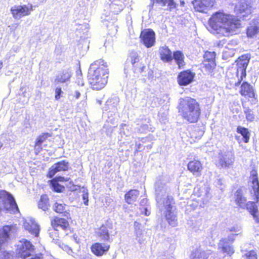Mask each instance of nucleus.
<instances>
[{
	"instance_id": "dca6fc26",
	"label": "nucleus",
	"mask_w": 259,
	"mask_h": 259,
	"mask_svg": "<svg viewBox=\"0 0 259 259\" xmlns=\"http://www.w3.org/2000/svg\"><path fill=\"white\" fill-rule=\"evenodd\" d=\"M110 248L109 244L99 242L93 243L90 247L92 253L96 256H101L106 254Z\"/></svg>"
},
{
	"instance_id": "a18cd8bd",
	"label": "nucleus",
	"mask_w": 259,
	"mask_h": 259,
	"mask_svg": "<svg viewBox=\"0 0 259 259\" xmlns=\"http://www.w3.org/2000/svg\"><path fill=\"white\" fill-rule=\"evenodd\" d=\"M165 208H166L165 212H168V211H169V212H172V205L170 204H168L166 206Z\"/></svg>"
},
{
	"instance_id": "5701e85b",
	"label": "nucleus",
	"mask_w": 259,
	"mask_h": 259,
	"mask_svg": "<svg viewBox=\"0 0 259 259\" xmlns=\"http://www.w3.org/2000/svg\"><path fill=\"white\" fill-rule=\"evenodd\" d=\"M53 210L57 213L61 214L67 219H71L70 211L64 203L55 202L53 205Z\"/></svg>"
},
{
	"instance_id": "864d4df0",
	"label": "nucleus",
	"mask_w": 259,
	"mask_h": 259,
	"mask_svg": "<svg viewBox=\"0 0 259 259\" xmlns=\"http://www.w3.org/2000/svg\"><path fill=\"white\" fill-rule=\"evenodd\" d=\"M181 4H182V5H183L184 4V2H181Z\"/></svg>"
},
{
	"instance_id": "72a5a7b5",
	"label": "nucleus",
	"mask_w": 259,
	"mask_h": 259,
	"mask_svg": "<svg viewBox=\"0 0 259 259\" xmlns=\"http://www.w3.org/2000/svg\"><path fill=\"white\" fill-rule=\"evenodd\" d=\"M131 58V62L133 65V68H135V66L136 65H138L139 63H140L141 62H140V59L139 58V56L136 53H131L130 55Z\"/></svg>"
},
{
	"instance_id": "473e14b6",
	"label": "nucleus",
	"mask_w": 259,
	"mask_h": 259,
	"mask_svg": "<svg viewBox=\"0 0 259 259\" xmlns=\"http://www.w3.org/2000/svg\"><path fill=\"white\" fill-rule=\"evenodd\" d=\"M165 218L170 225L172 226H175L177 225V217L172 212H169V211L165 212Z\"/></svg>"
},
{
	"instance_id": "c9c22d12",
	"label": "nucleus",
	"mask_w": 259,
	"mask_h": 259,
	"mask_svg": "<svg viewBox=\"0 0 259 259\" xmlns=\"http://www.w3.org/2000/svg\"><path fill=\"white\" fill-rule=\"evenodd\" d=\"M244 114H245V117L247 121H252L254 119V115L252 110L249 108H246L244 111Z\"/></svg>"
},
{
	"instance_id": "a19ab883",
	"label": "nucleus",
	"mask_w": 259,
	"mask_h": 259,
	"mask_svg": "<svg viewBox=\"0 0 259 259\" xmlns=\"http://www.w3.org/2000/svg\"><path fill=\"white\" fill-rule=\"evenodd\" d=\"M29 259H45L44 254L42 253L35 254L33 256L30 257Z\"/></svg>"
},
{
	"instance_id": "393cba45",
	"label": "nucleus",
	"mask_w": 259,
	"mask_h": 259,
	"mask_svg": "<svg viewBox=\"0 0 259 259\" xmlns=\"http://www.w3.org/2000/svg\"><path fill=\"white\" fill-rule=\"evenodd\" d=\"M234 11L236 14L242 17L247 16L250 12L249 6L245 3H238L234 8Z\"/></svg>"
},
{
	"instance_id": "de8ad7c7",
	"label": "nucleus",
	"mask_w": 259,
	"mask_h": 259,
	"mask_svg": "<svg viewBox=\"0 0 259 259\" xmlns=\"http://www.w3.org/2000/svg\"><path fill=\"white\" fill-rule=\"evenodd\" d=\"M134 225L135 226V229H136V230H137L138 229L137 228L139 227V226L140 225V224L139 223L135 222L134 223Z\"/></svg>"
},
{
	"instance_id": "c85d7f7f",
	"label": "nucleus",
	"mask_w": 259,
	"mask_h": 259,
	"mask_svg": "<svg viewBox=\"0 0 259 259\" xmlns=\"http://www.w3.org/2000/svg\"><path fill=\"white\" fill-rule=\"evenodd\" d=\"M152 5L159 4L161 7H165L167 5L168 9L171 11L176 8V4L174 0H150Z\"/></svg>"
},
{
	"instance_id": "6ab92c4d",
	"label": "nucleus",
	"mask_w": 259,
	"mask_h": 259,
	"mask_svg": "<svg viewBox=\"0 0 259 259\" xmlns=\"http://www.w3.org/2000/svg\"><path fill=\"white\" fill-rule=\"evenodd\" d=\"M240 94L243 97L252 98L255 102H257V97L253 87L248 82L243 81L240 86Z\"/></svg>"
},
{
	"instance_id": "7ed1b4c3",
	"label": "nucleus",
	"mask_w": 259,
	"mask_h": 259,
	"mask_svg": "<svg viewBox=\"0 0 259 259\" xmlns=\"http://www.w3.org/2000/svg\"><path fill=\"white\" fill-rule=\"evenodd\" d=\"M177 109L182 118L189 123H196L200 119L202 113L200 104L195 98L190 96L180 98Z\"/></svg>"
},
{
	"instance_id": "c756f323",
	"label": "nucleus",
	"mask_w": 259,
	"mask_h": 259,
	"mask_svg": "<svg viewBox=\"0 0 259 259\" xmlns=\"http://www.w3.org/2000/svg\"><path fill=\"white\" fill-rule=\"evenodd\" d=\"M236 132L238 134H240L242 136V139L244 143H247L249 142L250 134L247 128L241 126H238L236 128Z\"/></svg>"
},
{
	"instance_id": "4be33fe9",
	"label": "nucleus",
	"mask_w": 259,
	"mask_h": 259,
	"mask_svg": "<svg viewBox=\"0 0 259 259\" xmlns=\"http://www.w3.org/2000/svg\"><path fill=\"white\" fill-rule=\"evenodd\" d=\"M52 135L49 133H43L39 135L36 138L34 145V149L35 150V154H38L42 150V143L45 142L48 138L51 137Z\"/></svg>"
},
{
	"instance_id": "7c9ffc66",
	"label": "nucleus",
	"mask_w": 259,
	"mask_h": 259,
	"mask_svg": "<svg viewBox=\"0 0 259 259\" xmlns=\"http://www.w3.org/2000/svg\"><path fill=\"white\" fill-rule=\"evenodd\" d=\"M71 74L68 71H63L55 79L56 84L63 83L70 80Z\"/></svg>"
},
{
	"instance_id": "412c9836",
	"label": "nucleus",
	"mask_w": 259,
	"mask_h": 259,
	"mask_svg": "<svg viewBox=\"0 0 259 259\" xmlns=\"http://www.w3.org/2000/svg\"><path fill=\"white\" fill-rule=\"evenodd\" d=\"M173 53L166 46H161L159 49L160 60L164 63H170L173 60Z\"/></svg>"
},
{
	"instance_id": "49530a36",
	"label": "nucleus",
	"mask_w": 259,
	"mask_h": 259,
	"mask_svg": "<svg viewBox=\"0 0 259 259\" xmlns=\"http://www.w3.org/2000/svg\"><path fill=\"white\" fill-rule=\"evenodd\" d=\"M80 96V94L78 91H76L75 92V97L76 99H78Z\"/></svg>"
},
{
	"instance_id": "0eeeda50",
	"label": "nucleus",
	"mask_w": 259,
	"mask_h": 259,
	"mask_svg": "<svg viewBox=\"0 0 259 259\" xmlns=\"http://www.w3.org/2000/svg\"><path fill=\"white\" fill-rule=\"evenodd\" d=\"M216 54L214 52H205L203 60L202 63V68L208 74H211L216 67Z\"/></svg>"
},
{
	"instance_id": "4468645a",
	"label": "nucleus",
	"mask_w": 259,
	"mask_h": 259,
	"mask_svg": "<svg viewBox=\"0 0 259 259\" xmlns=\"http://www.w3.org/2000/svg\"><path fill=\"white\" fill-rule=\"evenodd\" d=\"M69 178H65L62 176H57L49 180L48 184L54 192H62L65 190V187L59 184V182L65 183L69 181Z\"/></svg>"
},
{
	"instance_id": "20e7f679",
	"label": "nucleus",
	"mask_w": 259,
	"mask_h": 259,
	"mask_svg": "<svg viewBox=\"0 0 259 259\" xmlns=\"http://www.w3.org/2000/svg\"><path fill=\"white\" fill-rule=\"evenodd\" d=\"M250 179L251 186L249 193L253 201H249L246 202L243 208H245L253 217L256 223L259 224V212L256 205L259 202V181L255 169H252L250 171Z\"/></svg>"
},
{
	"instance_id": "9b49d317",
	"label": "nucleus",
	"mask_w": 259,
	"mask_h": 259,
	"mask_svg": "<svg viewBox=\"0 0 259 259\" xmlns=\"http://www.w3.org/2000/svg\"><path fill=\"white\" fill-rule=\"evenodd\" d=\"M192 4L195 11L201 13H207L214 7L215 1L193 0Z\"/></svg>"
},
{
	"instance_id": "4c0bfd02",
	"label": "nucleus",
	"mask_w": 259,
	"mask_h": 259,
	"mask_svg": "<svg viewBox=\"0 0 259 259\" xmlns=\"http://www.w3.org/2000/svg\"><path fill=\"white\" fill-rule=\"evenodd\" d=\"M134 71L137 73H142L145 72L146 66L144 64L141 62L134 68Z\"/></svg>"
},
{
	"instance_id": "79ce46f5",
	"label": "nucleus",
	"mask_w": 259,
	"mask_h": 259,
	"mask_svg": "<svg viewBox=\"0 0 259 259\" xmlns=\"http://www.w3.org/2000/svg\"><path fill=\"white\" fill-rule=\"evenodd\" d=\"M88 196L89 194L88 192H84L82 195V199L84 200V203L85 205L88 204Z\"/></svg>"
},
{
	"instance_id": "1a4fd4ad",
	"label": "nucleus",
	"mask_w": 259,
	"mask_h": 259,
	"mask_svg": "<svg viewBox=\"0 0 259 259\" xmlns=\"http://www.w3.org/2000/svg\"><path fill=\"white\" fill-rule=\"evenodd\" d=\"M139 37L141 42L147 48H151L155 44V33L151 28L141 31Z\"/></svg>"
},
{
	"instance_id": "9d476101",
	"label": "nucleus",
	"mask_w": 259,
	"mask_h": 259,
	"mask_svg": "<svg viewBox=\"0 0 259 259\" xmlns=\"http://www.w3.org/2000/svg\"><path fill=\"white\" fill-rule=\"evenodd\" d=\"M20 242L21 244L17 250L18 257L22 259L30 257L34 251V245L26 239H23Z\"/></svg>"
},
{
	"instance_id": "f03ea898",
	"label": "nucleus",
	"mask_w": 259,
	"mask_h": 259,
	"mask_svg": "<svg viewBox=\"0 0 259 259\" xmlns=\"http://www.w3.org/2000/svg\"><path fill=\"white\" fill-rule=\"evenodd\" d=\"M109 71L107 63L103 59L95 61L90 66L87 78L92 89L99 91L107 83Z\"/></svg>"
},
{
	"instance_id": "f257e3e1",
	"label": "nucleus",
	"mask_w": 259,
	"mask_h": 259,
	"mask_svg": "<svg viewBox=\"0 0 259 259\" xmlns=\"http://www.w3.org/2000/svg\"><path fill=\"white\" fill-rule=\"evenodd\" d=\"M208 24L212 30L223 36H228L241 27L240 19L223 10L213 13L208 20Z\"/></svg>"
},
{
	"instance_id": "a878e982",
	"label": "nucleus",
	"mask_w": 259,
	"mask_h": 259,
	"mask_svg": "<svg viewBox=\"0 0 259 259\" xmlns=\"http://www.w3.org/2000/svg\"><path fill=\"white\" fill-rule=\"evenodd\" d=\"M172 57L179 69L184 68L186 65L184 54L180 51H176L173 52Z\"/></svg>"
},
{
	"instance_id": "cd10ccee",
	"label": "nucleus",
	"mask_w": 259,
	"mask_h": 259,
	"mask_svg": "<svg viewBox=\"0 0 259 259\" xmlns=\"http://www.w3.org/2000/svg\"><path fill=\"white\" fill-rule=\"evenodd\" d=\"M235 202L241 208H243L246 203V199L244 196L241 189H238L235 194Z\"/></svg>"
},
{
	"instance_id": "ea45409f",
	"label": "nucleus",
	"mask_w": 259,
	"mask_h": 259,
	"mask_svg": "<svg viewBox=\"0 0 259 259\" xmlns=\"http://www.w3.org/2000/svg\"><path fill=\"white\" fill-rule=\"evenodd\" d=\"M62 93L61 88H57L55 89V99L58 100L60 98L61 94Z\"/></svg>"
},
{
	"instance_id": "e433bc0d",
	"label": "nucleus",
	"mask_w": 259,
	"mask_h": 259,
	"mask_svg": "<svg viewBox=\"0 0 259 259\" xmlns=\"http://www.w3.org/2000/svg\"><path fill=\"white\" fill-rule=\"evenodd\" d=\"M243 257L244 259H257V255L255 250H251L245 253Z\"/></svg>"
},
{
	"instance_id": "f8f14e48",
	"label": "nucleus",
	"mask_w": 259,
	"mask_h": 259,
	"mask_svg": "<svg viewBox=\"0 0 259 259\" xmlns=\"http://www.w3.org/2000/svg\"><path fill=\"white\" fill-rule=\"evenodd\" d=\"M69 167V163L67 161L63 160L58 161L49 169L46 176L48 178H52L58 172L68 170Z\"/></svg>"
},
{
	"instance_id": "f704fd0d",
	"label": "nucleus",
	"mask_w": 259,
	"mask_h": 259,
	"mask_svg": "<svg viewBox=\"0 0 259 259\" xmlns=\"http://www.w3.org/2000/svg\"><path fill=\"white\" fill-rule=\"evenodd\" d=\"M29 232L34 235L35 237H38L39 233V227L36 224H32L28 229Z\"/></svg>"
},
{
	"instance_id": "aec40b11",
	"label": "nucleus",
	"mask_w": 259,
	"mask_h": 259,
	"mask_svg": "<svg viewBox=\"0 0 259 259\" xmlns=\"http://www.w3.org/2000/svg\"><path fill=\"white\" fill-rule=\"evenodd\" d=\"M113 226L111 223H106L102 225L96 232L97 237L101 240L107 241L110 239V230H112Z\"/></svg>"
},
{
	"instance_id": "f3484780",
	"label": "nucleus",
	"mask_w": 259,
	"mask_h": 259,
	"mask_svg": "<svg viewBox=\"0 0 259 259\" xmlns=\"http://www.w3.org/2000/svg\"><path fill=\"white\" fill-rule=\"evenodd\" d=\"M187 167L188 170L193 175L196 176L201 175L204 168L202 162L198 159L195 158L188 162Z\"/></svg>"
},
{
	"instance_id": "58836bf2",
	"label": "nucleus",
	"mask_w": 259,
	"mask_h": 259,
	"mask_svg": "<svg viewBox=\"0 0 259 259\" xmlns=\"http://www.w3.org/2000/svg\"><path fill=\"white\" fill-rule=\"evenodd\" d=\"M203 253V252H202L199 249H196L192 252L191 255L193 259H196L197 258H200L202 257V254Z\"/></svg>"
},
{
	"instance_id": "3c124183",
	"label": "nucleus",
	"mask_w": 259,
	"mask_h": 259,
	"mask_svg": "<svg viewBox=\"0 0 259 259\" xmlns=\"http://www.w3.org/2000/svg\"><path fill=\"white\" fill-rule=\"evenodd\" d=\"M235 138H236V139L237 140H239V137L236 136V137H235Z\"/></svg>"
},
{
	"instance_id": "39448f33",
	"label": "nucleus",
	"mask_w": 259,
	"mask_h": 259,
	"mask_svg": "<svg viewBox=\"0 0 259 259\" xmlns=\"http://www.w3.org/2000/svg\"><path fill=\"white\" fill-rule=\"evenodd\" d=\"M4 210L17 212L19 209L13 196L6 190H0V213Z\"/></svg>"
},
{
	"instance_id": "bb28decb",
	"label": "nucleus",
	"mask_w": 259,
	"mask_h": 259,
	"mask_svg": "<svg viewBox=\"0 0 259 259\" xmlns=\"http://www.w3.org/2000/svg\"><path fill=\"white\" fill-rule=\"evenodd\" d=\"M139 195V192L136 189H131L124 195L125 201L128 204H132L137 201Z\"/></svg>"
},
{
	"instance_id": "ddd939ff",
	"label": "nucleus",
	"mask_w": 259,
	"mask_h": 259,
	"mask_svg": "<svg viewBox=\"0 0 259 259\" xmlns=\"http://www.w3.org/2000/svg\"><path fill=\"white\" fill-rule=\"evenodd\" d=\"M195 73L190 70H185L180 72L177 76V82L180 86H186L194 81Z\"/></svg>"
},
{
	"instance_id": "603ef678",
	"label": "nucleus",
	"mask_w": 259,
	"mask_h": 259,
	"mask_svg": "<svg viewBox=\"0 0 259 259\" xmlns=\"http://www.w3.org/2000/svg\"><path fill=\"white\" fill-rule=\"evenodd\" d=\"M167 200H169V201H170V199H169V198H168V199H167ZM170 200H173V199H172V198H170Z\"/></svg>"
},
{
	"instance_id": "a211bd4d",
	"label": "nucleus",
	"mask_w": 259,
	"mask_h": 259,
	"mask_svg": "<svg viewBox=\"0 0 259 259\" xmlns=\"http://www.w3.org/2000/svg\"><path fill=\"white\" fill-rule=\"evenodd\" d=\"M234 240L233 237H229L228 238H222L219 243V249L228 256H231L234 253V250L232 246L230 244Z\"/></svg>"
},
{
	"instance_id": "8fccbe9b",
	"label": "nucleus",
	"mask_w": 259,
	"mask_h": 259,
	"mask_svg": "<svg viewBox=\"0 0 259 259\" xmlns=\"http://www.w3.org/2000/svg\"><path fill=\"white\" fill-rule=\"evenodd\" d=\"M62 248L64 249H67L68 248V246H66V245H65L64 247H62Z\"/></svg>"
},
{
	"instance_id": "37998d69",
	"label": "nucleus",
	"mask_w": 259,
	"mask_h": 259,
	"mask_svg": "<svg viewBox=\"0 0 259 259\" xmlns=\"http://www.w3.org/2000/svg\"><path fill=\"white\" fill-rule=\"evenodd\" d=\"M11 254L8 252H4L3 257L2 259H10Z\"/></svg>"
},
{
	"instance_id": "09e8293b",
	"label": "nucleus",
	"mask_w": 259,
	"mask_h": 259,
	"mask_svg": "<svg viewBox=\"0 0 259 259\" xmlns=\"http://www.w3.org/2000/svg\"><path fill=\"white\" fill-rule=\"evenodd\" d=\"M3 66V63L2 61H0V70L2 68Z\"/></svg>"
},
{
	"instance_id": "6e6552de",
	"label": "nucleus",
	"mask_w": 259,
	"mask_h": 259,
	"mask_svg": "<svg viewBox=\"0 0 259 259\" xmlns=\"http://www.w3.org/2000/svg\"><path fill=\"white\" fill-rule=\"evenodd\" d=\"M33 8L31 4L14 6L11 8L10 11L15 19H19L29 15L33 11Z\"/></svg>"
},
{
	"instance_id": "2eb2a0df",
	"label": "nucleus",
	"mask_w": 259,
	"mask_h": 259,
	"mask_svg": "<svg viewBox=\"0 0 259 259\" xmlns=\"http://www.w3.org/2000/svg\"><path fill=\"white\" fill-rule=\"evenodd\" d=\"M71 220L55 217L51 220V225L55 230H57L60 228L64 231H70L71 232H72L68 222V220Z\"/></svg>"
},
{
	"instance_id": "b1692460",
	"label": "nucleus",
	"mask_w": 259,
	"mask_h": 259,
	"mask_svg": "<svg viewBox=\"0 0 259 259\" xmlns=\"http://www.w3.org/2000/svg\"><path fill=\"white\" fill-rule=\"evenodd\" d=\"M258 32H259V20H253L246 28V35L248 37L252 38Z\"/></svg>"
},
{
	"instance_id": "c03bdc74",
	"label": "nucleus",
	"mask_w": 259,
	"mask_h": 259,
	"mask_svg": "<svg viewBox=\"0 0 259 259\" xmlns=\"http://www.w3.org/2000/svg\"><path fill=\"white\" fill-rule=\"evenodd\" d=\"M233 162H234L233 159H229L228 164H227V162L226 161H224L223 162V163H222V164L224 165L225 166H229V165H232Z\"/></svg>"
},
{
	"instance_id": "423d86ee",
	"label": "nucleus",
	"mask_w": 259,
	"mask_h": 259,
	"mask_svg": "<svg viewBox=\"0 0 259 259\" xmlns=\"http://www.w3.org/2000/svg\"><path fill=\"white\" fill-rule=\"evenodd\" d=\"M249 62V58L247 55H243L240 56L236 61L237 69L236 71V76H238L239 72L240 73V78L238 81L234 83L235 86H238L240 84L241 81L246 76V68Z\"/></svg>"
},
{
	"instance_id": "5fc2aeb1",
	"label": "nucleus",
	"mask_w": 259,
	"mask_h": 259,
	"mask_svg": "<svg viewBox=\"0 0 259 259\" xmlns=\"http://www.w3.org/2000/svg\"><path fill=\"white\" fill-rule=\"evenodd\" d=\"M227 78H228V80H229L230 79V77H229L228 75H227Z\"/></svg>"
},
{
	"instance_id": "2f4dec72",
	"label": "nucleus",
	"mask_w": 259,
	"mask_h": 259,
	"mask_svg": "<svg viewBox=\"0 0 259 259\" xmlns=\"http://www.w3.org/2000/svg\"><path fill=\"white\" fill-rule=\"evenodd\" d=\"M49 206V199L48 196L46 194L42 195L38 202V208L46 211L48 210Z\"/></svg>"
}]
</instances>
